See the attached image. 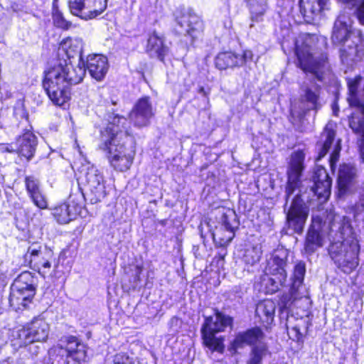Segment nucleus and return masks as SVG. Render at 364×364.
<instances>
[{
    "label": "nucleus",
    "mask_w": 364,
    "mask_h": 364,
    "mask_svg": "<svg viewBox=\"0 0 364 364\" xmlns=\"http://www.w3.org/2000/svg\"><path fill=\"white\" fill-rule=\"evenodd\" d=\"M356 168L351 164L341 165L338 171V186L339 192L345 194L351 191L356 181Z\"/></svg>",
    "instance_id": "nucleus-25"
},
{
    "label": "nucleus",
    "mask_w": 364,
    "mask_h": 364,
    "mask_svg": "<svg viewBox=\"0 0 364 364\" xmlns=\"http://www.w3.org/2000/svg\"><path fill=\"white\" fill-rule=\"evenodd\" d=\"M328 0H300V12L307 22L314 21L326 9Z\"/></svg>",
    "instance_id": "nucleus-26"
},
{
    "label": "nucleus",
    "mask_w": 364,
    "mask_h": 364,
    "mask_svg": "<svg viewBox=\"0 0 364 364\" xmlns=\"http://www.w3.org/2000/svg\"><path fill=\"white\" fill-rule=\"evenodd\" d=\"M312 191L318 198L326 200L331 194V179L324 168H318L313 176Z\"/></svg>",
    "instance_id": "nucleus-24"
},
{
    "label": "nucleus",
    "mask_w": 364,
    "mask_h": 364,
    "mask_svg": "<svg viewBox=\"0 0 364 364\" xmlns=\"http://www.w3.org/2000/svg\"><path fill=\"white\" fill-rule=\"evenodd\" d=\"M25 184L28 196L41 191L39 180L33 176L26 177Z\"/></svg>",
    "instance_id": "nucleus-42"
},
{
    "label": "nucleus",
    "mask_w": 364,
    "mask_h": 364,
    "mask_svg": "<svg viewBox=\"0 0 364 364\" xmlns=\"http://www.w3.org/2000/svg\"><path fill=\"white\" fill-rule=\"evenodd\" d=\"M83 42L79 38H67L60 43L58 55L67 59H59L48 70L43 86L48 97L58 106H62L70 98V87L81 82L85 75V60L82 57Z\"/></svg>",
    "instance_id": "nucleus-1"
},
{
    "label": "nucleus",
    "mask_w": 364,
    "mask_h": 364,
    "mask_svg": "<svg viewBox=\"0 0 364 364\" xmlns=\"http://www.w3.org/2000/svg\"><path fill=\"white\" fill-rule=\"evenodd\" d=\"M176 21L181 28L180 32L188 35L193 39L197 38L203 29V23L200 16L189 9L177 10Z\"/></svg>",
    "instance_id": "nucleus-16"
},
{
    "label": "nucleus",
    "mask_w": 364,
    "mask_h": 364,
    "mask_svg": "<svg viewBox=\"0 0 364 364\" xmlns=\"http://www.w3.org/2000/svg\"><path fill=\"white\" fill-rule=\"evenodd\" d=\"M306 272L304 262H299L294 266L292 288L299 287L303 282Z\"/></svg>",
    "instance_id": "nucleus-38"
},
{
    "label": "nucleus",
    "mask_w": 364,
    "mask_h": 364,
    "mask_svg": "<svg viewBox=\"0 0 364 364\" xmlns=\"http://www.w3.org/2000/svg\"><path fill=\"white\" fill-rule=\"evenodd\" d=\"M278 278L264 272L259 281L255 284V287L264 294H273L277 291L284 284H277Z\"/></svg>",
    "instance_id": "nucleus-31"
},
{
    "label": "nucleus",
    "mask_w": 364,
    "mask_h": 364,
    "mask_svg": "<svg viewBox=\"0 0 364 364\" xmlns=\"http://www.w3.org/2000/svg\"><path fill=\"white\" fill-rule=\"evenodd\" d=\"M267 353L268 347L265 342L252 346L250 353V358L247 361V364H260Z\"/></svg>",
    "instance_id": "nucleus-34"
},
{
    "label": "nucleus",
    "mask_w": 364,
    "mask_h": 364,
    "mask_svg": "<svg viewBox=\"0 0 364 364\" xmlns=\"http://www.w3.org/2000/svg\"><path fill=\"white\" fill-rule=\"evenodd\" d=\"M293 318V317H290L289 316H287V328L289 329V325L291 323V319Z\"/></svg>",
    "instance_id": "nucleus-55"
},
{
    "label": "nucleus",
    "mask_w": 364,
    "mask_h": 364,
    "mask_svg": "<svg viewBox=\"0 0 364 364\" xmlns=\"http://www.w3.org/2000/svg\"><path fill=\"white\" fill-rule=\"evenodd\" d=\"M283 308H287V304H285L284 306H283Z\"/></svg>",
    "instance_id": "nucleus-58"
},
{
    "label": "nucleus",
    "mask_w": 364,
    "mask_h": 364,
    "mask_svg": "<svg viewBox=\"0 0 364 364\" xmlns=\"http://www.w3.org/2000/svg\"><path fill=\"white\" fill-rule=\"evenodd\" d=\"M136 270H137V274H140L141 272V267H136Z\"/></svg>",
    "instance_id": "nucleus-56"
},
{
    "label": "nucleus",
    "mask_w": 364,
    "mask_h": 364,
    "mask_svg": "<svg viewBox=\"0 0 364 364\" xmlns=\"http://www.w3.org/2000/svg\"><path fill=\"white\" fill-rule=\"evenodd\" d=\"M146 50L151 57L163 61L168 53V48L164 44L163 38L154 31L147 39Z\"/></svg>",
    "instance_id": "nucleus-27"
},
{
    "label": "nucleus",
    "mask_w": 364,
    "mask_h": 364,
    "mask_svg": "<svg viewBox=\"0 0 364 364\" xmlns=\"http://www.w3.org/2000/svg\"><path fill=\"white\" fill-rule=\"evenodd\" d=\"M83 171L85 172L80 177L81 183L87 187V191L90 192V202L92 203H97L107 196L104 176L94 166H89Z\"/></svg>",
    "instance_id": "nucleus-11"
},
{
    "label": "nucleus",
    "mask_w": 364,
    "mask_h": 364,
    "mask_svg": "<svg viewBox=\"0 0 364 364\" xmlns=\"http://www.w3.org/2000/svg\"><path fill=\"white\" fill-rule=\"evenodd\" d=\"M302 94L301 98L308 109H312L317 112L323 106V102L320 96L321 87L316 82H311L310 85L304 83L301 87Z\"/></svg>",
    "instance_id": "nucleus-23"
},
{
    "label": "nucleus",
    "mask_w": 364,
    "mask_h": 364,
    "mask_svg": "<svg viewBox=\"0 0 364 364\" xmlns=\"http://www.w3.org/2000/svg\"><path fill=\"white\" fill-rule=\"evenodd\" d=\"M0 151L12 153L15 151V149L12 144H0Z\"/></svg>",
    "instance_id": "nucleus-48"
},
{
    "label": "nucleus",
    "mask_w": 364,
    "mask_h": 364,
    "mask_svg": "<svg viewBox=\"0 0 364 364\" xmlns=\"http://www.w3.org/2000/svg\"><path fill=\"white\" fill-rule=\"evenodd\" d=\"M349 6L356 7L355 14L360 23L364 25V0H338Z\"/></svg>",
    "instance_id": "nucleus-40"
},
{
    "label": "nucleus",
    "mask_w": 364,
    "mask_h": 364,
    "mask_svg": "<svg viewBox=\"0 0 364 364\" xmlns=\"http://www.w3.org/2000/svg\"><path fill=\"white\" fill-rule=\"evenodd\" d=\"M49 333L48 323L41 318H35L31 323L16 331L14 335L12 345L14 347H22L23 344L32 342L45 341Z\"/></svg>",
    "instance_id": "nucleus-10"
},
{
    "label": "nucleus",
    "mask_w": 364,
    "mask_h": 364,
    "mask_svg": "<svg viewBox=\"0 0 364 364\" xmlns=\"http://www.w3.org/2000/svg\"><path fill=\"white\" fill-rule=\"evenodd\" d=\"M51 259L52 257H48L43 263L35 261V270L38 271L44 278L50 272Z\"/></svg>",
    "instance_id": "nucleus-45"
},
{
    "label": "nucleus",
    "mask_w": 364,
    "mask_h": 364,
    "mask_svg": "<svg viewBox=\"0 0 364 364\" xmlns=\"http://www.w3.org/2000/svg\"><path fill=\"white\" fill-rule=\"evenodd\" d=\"M309 207L301 196L297 193L292 199L290 208L287 213V225L293 232L301 234L309 215Z\"/></svg>",
    "instance_id": "nucleus-15"
},
{
    "label": "nucleus",
    "mask_w": 364,
    "mask_h": 364,
    "mask_svg": "<svg viewBox=\"0 0 364 364\" xmlns=\"http://www.w3.org/2000/svg\"><path fill=\"white\" fill-rule=\"evenodd\" d=\"M83 194L70 195L68 203H63L53 210V216L60 224H66L81 215L83 207Z\"/></svg>",
    "instance_id": "nucleus-17"
},
{
    "label": "nucleus",
    "mask_w": 364,
    "mask_h": 364,
    "mask_svg": "<svg viewBox=\"0 0 364 364\" xmlns=\"http://www.w3.org/2000/svg\"><path fill=\"white\" fill-rule=\"evenodd\" d=\"M37 284V278L31 272L20 274L11 287L10 306L16 311L26 309L36 293Z\"/></svg>",
    "instance_id": "nucleus-6"
},
{
    "label": "nucleus",
    "mask_w": 364,
    "mask_h": 364,
    "mask_svg": "<svg viewBox=\"0 0 364 364\" xmlns=\"http://www.w3.org/2000/svg\"><path fill=\"white\" fill-rule=\"evenodd\" d=\"M352 130L355 134H359L362 138L361 143L360 144V156L362 162L364 163V134L362 132H356L354 129H352Z\"/></svg>",
    "instance_id": "nucleus-47"
},
{
    "label": "nucleus",
    "mask_w": 364,
    "mask_h": 364,
    "mask_svg": "<svg viewBox=\"0 0 364 364\" xmlns=\"http://www.w3.org/2000/svg\"><path fill=\"white\" fill-rule=\"evenodd\" d=\"M309 325H311V323L309 317L306 316L304 319H300L299 322L296 325L291 328V332L295 333L294 337L297 341L302 338V331L306 332Z\"/></svg>",
    "instance_id": "nucleus-41"
},
{
    "label": "nucleus",
    "mask_w": 364,
    "mask_h": 364,
    "mask_svg": "<svg viewBox=\"0 0 364 364\" xmlns=\"http://www.w3.org/2000/svg\"><path fill=\"white\" fill-rule=\"evenodd\" d=\"M250 346L252 347L260 343H264L265 335L261 328L258 327L248 329Z\"/></svg>",
    "instance_id": "nucleus-39"
},
{
    "label": "nucleus",
    "mask_w": 364,
    "mask_h": 364,
    "mask_svg": "<svg viewBox=\"0 0 364 364\" xmlns=\"http://www.w3.org/2000/svg\"><path fill=\"white\" fill-rule=\"evenodd\" d=\"M336 136V132L331 127V125L327 124L322 134V138H325L324 142L321 146L318 153V159L323 157L330 149Z\"/></svg>",
    "instance_id": "nucleus-35"
},
{
    "label": "nucleus",
    "mask_w": 364,
    "mask_h": 364,
    "mask_svg": "<svg viewBox=\"0 0 364 364\" xmlns=\"http://www.w3.org/2000/svg\"><path fill=\"white\" fill-rule=\"evenodd\" d=\"M154 109L148 97L139 99L129 114V118L135 127H143L150 123Z\"/></svg>",
    "instance_id": "nucleus-18"
},
{
    "label": "nucleus",
    "mask_w": 364,
    "mask_h": 364,
    "mask_svg": "<svg viewBox=\"0 0 364 364\" xmlns=\"http://www.w3.org/2000/svg\"><path fill=\"white\" fill-rule=\"evenodd\" d=\"M245 346H250L248 330L240 332L235 336L231 342V349L236 353L238 349L243 348Z\"/></svg>",
    "instance_id": "nucleus-37"
},
{
    "label": "nucleus",
    "mask_w": 364,
    "mask_h": 364,
    "mask_svg": "<svg viewBox=\"0 0 364 364\" xmlns=\"http://www.w3.org/2000/svg\"><path fill=\"white\" fill-rule=\"evenodd\" d=\"M52 17L54 24L59 28L68 29L71 26V23L65 19L60 10H55L54 12H52Z\"/></svg>",
    "instance_id": "nucleus-43"
},
{
    "label": "nucleus",
    "mask_w": 364,
    "mask_h": 364,
    "mask_svg": "<svg viewBox=\"0 0 364 364\" xmlns=\"http://www.w3.org/2000/svg\"><path fill=\"white\" fill-rule=\"evenodd\" d=\"M85 70H87L90 75L97 81L102 80L107 70V58L102 55H89L85 61Z\"/></svg>",
    "instance_id": "nucleus-22"
},
{
    "label": "nucleus",
    "mask_w": 364,
    "mask_h": 364,
    "mask_svg": "<svg viewBox=\"0 0 364 364\" xmlns=\"http://www.w3.org/2000/svg\"><path fill=\"white\" fill-rule=\"evenodd\" d=\"M287 254L286 251L281 250L274 252L267 260L264 272L272 274L278 278L277 284H284L287 279L286 259Z\"/></svg>",
    "instance_id": "nucleus-21"
},
{
    "label": "nucleus",
    "mask_w": 364,
    "mask_h": 364,
    "mask_svg": "<svg viewBox=\"0 0 364 364\" xmlns=\"http://www.w3.org/2000/svg\"><path fill=\"white\" fill-rule=\"evenodd\" d=\"M198 92H199L200 94H202V95H204V96H207V95H208V92H206V90H205V88H204L203 87H200L199 88V90H198Z\"/></svg>",
    "instance_id": "nucleus-53"
},
{
    "label": "nucleus",
    "mask_w": 364,
    "mask_h": 364,
    "mask_svg": "<svg viewBox=\"0 0 364 364\" xmlns=\"http://www.w3.org/2000/svg\"><path fill=\"white\" fill-rule=\"evenodd\" d=\"M275 309L276 305L274 302L269 299L264 300L257 305L255 309L256 316L265 327H267L272 323L274 317Z\"/></svg>",
    "instance_id": "nucleus-29"
},
{
    "label": "nucleus",
    "mask_w": 364,
    "mask_h": 364,
    "mask_svg": "<svg viewBox=\"0 0 364 364\" xmlns=\"http://www.w3.org/2000/svg\"><path fill=\"white\" fill-rule=\"evenodd\" d=\"M268 0H248L247 5L252 21L259 22L269 9Z\"/></svg>",
    "instance_id": "nucleus-32"
},
{
    "label": "nucleus",
    "mask_w": 364,
    "mask_h": 364,
    "mask_svg": "<svg viewBox=\"0 0 364 364\" xmlns=\"http://www.w3.org/2000/svg\"><path fill=\"white\" fill-rule=\"evenodd\" d=\"M55 10H60L58 7V0L53 1L52 12H54Z\"/></svg>",
    "instance_id": "nucleus-52"
},
{
    "label": "nucleus",
    "mask_w": 364,
    "mask_h": 364,
    "mask_svg": "<svg viewBox=\"0 0 364 364\" xmlns=\"http://www.w3.org/2000/svg\"><path fill=\"white\" fill-rule=\"evenodd\" d=\"M361 80L362 77L360 76L348 80L349 92L348 101L350 107L356 109L349 119V126L352 129L362 132L364 134V105L357 95L358 88Z\"/></svg>",
    "instance_id": "nucleus-13"
},
{
    "label": "nucleus",
    "mask_w": 364,
    "mask_h": 364,
    "mask_svg": "<svg viewBox=\"0 0 364 364\" xmlns=\"http://www.w3.org/2000/svg\"><path fill=\"white\" fill-rule=\"evenodd\" d=\"M359 246L357 242L349 245L346 243H334L329 247V254L338 269L346 274L351 273L358 266Z\"/></svg>",
    "instance_id": "nucleus-8"
},
{
    "label": "nucleus",
    "mask_w": 364,
    "mask_h": 364,
    "mask_svg": "<svg viewBox=\"0 0 364 364\" xmlns=\"http://www.w3.org/2000/svg\"><path fill=\"white\" fill-rule=\"evenodd\" d=\"M216 211L219 225L213 232V237L219 245L226 246L235 237V230L238 226L237 215L232 209L223 207L219 208Z\"/></svg>",
    "instance_id": "nucleus-9"
},
{
    "label": "nucleus",
    "mask_w": 364,
    "mask_h": 364,
    "mask_svg": "<svg viewBox=\"0 0 364 364\" xmlns=\"http://www.w3.org/2000/svg\"><path fill=\"white\" fill-rule=\"evenodd\" d=\"M304 117V113L301 112H296L294 109H291V117L293 120L300 121Z\"/></svg>",
    "instance_id": "nucleus-50"
},
{
    "label": "nucleus",
    "mask_w": 364,
    "mask_h": 364,
    "mask_svg": "<svg viewBox=\"0 0 364 364\" xmlns=\"http://www.w3.org/2000/svg\"><path fill=\"white\" fill-rule=\"evenodd\" d=\"M231 323L232 318L219 311H216L213 316L206 317L201 328L204 345L213 351L223 353V338L217 337L215 334L224 331Z\"/></svg>",
    "instance_id": "nucleus-7"
},
{
    "label": "nucleus",
    "mask_w": 364,
    "mask_h": 364,
    "mask_svg": "<svg viewBox=\"0 0 364 364\" xmlns=\"http://www.w3.org/2000/svg\"><path fill=\"white\" fill-rule=\"evenodd\" d=\"M333 114L337 116L338 115V108L337 107V105L336 104H334L333 105Z\"/></svg>",
    "instance_id": "nucleus-54"
},
{
    "label": "nucleus",
    "mask_w": 364,
    "mask_h": 364,
    "mask_svg": "<svg viewBox=\"0 0 364 364\" xmlns=\"http://www.w3.org/2000/svg\"><path fill=\"white\" fill-rule=\"evenodd\" d=\"M34 205L41 210L48 208V200L42 191L29 196Z\"/></svg>",
    "instance_id": "nucleus-44"
},
{
    "label": "nucleus",
    "mask_w": 364,
    "mask_h": 364,
    "mask_svg": "<svg viewBox=\"0 0 364 364\" xmlns=\"http://www.w3.org/2000/svg\"><path fill=\"white\" fill-rule=\"evenodd\" d=\"M332 42L340 46V57L343 63L351 65L364 55V41L360 31L351 30L348 16L340 14L336 20L331 36Z\"/></svg>",
    "instance_id": "nucleus-3"
},
{
    "label": "nucleus",
    "mask_w": 364,
    "mask_h": 364,
    "mask_svg": "<svg viewBox=\"0 0 364 364\" xmlns=\"http://www.w3.org/2000/svg\"><path fill=\"white\" fill-rule=\"evenodd\" d=\"M359 205L364 207V183L359 187Z\"/></svg>",
    "instance_id": "nucleus-51"
},
{
    "label": "nucleus",
    "mask_w": 364,
    "mask_h": 364,
    "mask_svg": "<svg viewBox=\"0 0 364 364\" xmlns=\"http://www.w3.org/2000/svg\"><path fill=\"white\" fill-rule=\"evenodd\" d=\"M114 362V364H134V359L124 354H117Z\"/></svg>",
    "instance_id": "nucleus-46"
},
{
    "label": "nucleus",
    "mask_w": 364,
    "mask_h": 364,
    "mask_svg": "<svg viewBox=\"0 0 364 364\" xmlns=\"http://www.w3.org/2000/svg\"><path fill=\"white\" fill-rule=\"evenodd\" d=\"M305 154L302 150H297L290 156L288 162L286 186V196L288 200L294 191L299 188L301 184L302 173L304 170Z\"/></svg>",
    "instance_id": "nucleus-12"
},
{
    "label": "nucleus",
    "mask_w": 364,
    "mask_h": 364,
    "mask_svg": "<svg viewBox=\"0 0 364 364\" xmlns=\"http://www.w3.org/2000/svg\"><path fill=\"white\" fill-rule=\"evenodd\" d=\"M253 53L250 50H245L242 55L232 52H223L219 53L215 58V65L220 70L228 68L242 66L252 60Z\"/></svg>",
    "instance_id": "nucleus-20"
},
{
    "label": "nucleus",
    "mask_w": 364,
    "mask_h": 364,
    "mask_svg": "<svg viewBox=\"0 0 364 364\" xmlns=\"http://www.w3.org/2000/svg\"><path fill=\"white\" fill-rule=\"evenodd\" d=\"M107 127L101 131L100 148L107 153L110 165L117 171L130 168L135 156L133 137L127 118L114 112L107 114Z\"/></svg>",
    "instance_id": "nucleus-2"
},
{
    "label": "nucleus",
    "mask_w": 364,
    "mask_h": 364,
    "mask_svg": "<svg viewBox=\"0 0 364 364\" xmlns=\"http://www.w3.org/2000/svg\"><path fill=\"white\" fill-rule=\"evenodd\" d=\"M70 13L84 20L92 19L105 11L107 0H68Z\"/></svg>",
    "instance_id": "nucleus-14"
},
{
    "label": "nucleus",
    "mask_w": 364,
    "mask_h": 364,
    "mask_svg": "<svg viewBox=\"0 0 364 364\" xmlns=\"http://www.w3.org/2000/svg\"><path fill=\"white\" fill-rule=\"evenodd\" d=\"M324 244V235L322 230L321 219L313 217L304 243V250L307 254H312Z\"/></svg>",
    "instance_id": "nucleus-19"
},
{
    "label": "nucleus",
    "mask_w": 364,
    "mask_h": 364,
    "mask_svg": "<svg viewBox=\"0 0 364 364\" xmlns=\"http://www.w3.org/2000/svg\"><path fill=\"white\" fill-rule=\"evenodd\" d=\"M38 342H32L28 344H23L22 347H17L21 350V354L23 355V359H31L35 362L38 360V355L43 349L42 345L37 343Z\"/></svg>",
    "instance_id": "nucleus-33"
},
{
    "label": "nucleus",
    "mask_w": 364,
    "mask_h": 364,
    "mask_svg": "<svg viewBox=\"0 0 364 364\" xmlns=\"http://www.w3.org/2000/svg\"><path fill=\"white\" fill-rule=\"evenodd\" d=\"M262 250L259 245L250 246L245 248L242 255V261L246 265L254 266L260 259Z\"/></svg>",
    "instance_id": "nucleus-36"
},
{
    "label": "nucleus",
    "mask_w": 364,
    "mask_h": 364,
    "mask_svg": "<svg viewBox=\"0 0 364 364\" xmlns=\"http://www.w3.org/2000/svg\"><path fill=\"white\" fill-rule=\"evenodd\" d=\"M316 39V36L309 34L299 37L295 41V53L299 68L312 77L322 81L328 65L326 55L313 47Z\"/></svg>",
    "instance_id": "nucleus-4"
},
{
    "label": "nucleus",
    "mask_w": 364,
    "mask_h": 364,
    "mask_svg": "<svg viewBox=\"0 0 364 364\" xmlns=\"http://www.w3.org/2000/svg\"><path fill=\"white\" fill-rule=\"evenodd\" d=\"M19 155L31 160L36 152L38 145L36 136L30 131H26L18 140Z\"/></svg>",
    "instance_id": "nucleus-28"
},
{
    "label": "nucleus",
    "mask_w": 364,
    "mask_h": 364,
    "mask_svg": "<svg viewBox=\"0 0 364 364\" xmlns=\"http://www.w3.org/2000/svg\"><path fill=\"white\" fill-rule=\"evenodd\" d=\"M48 257H52L50 251L44 249L39 244H32L28 248L27 252L25 255L26 260H29L31 267L35 269V261L43 262Z\"/></svg>",
    "instance_id": "nucleus-30"
},
{
    "label": "nucleus",
    "mask_w": 364,
    "mask_h": 364,
    "mask_svg": "<svg viewBox=\"0 0 364 364\" xmlns=\"http://www.w3.org/2000/svg\"><path fill=\"white\" fill-rule=\"evenodd\" d=\"M88 360L87 346L70 336L65 347L56 346L49 349L43 364H85Z\"/></svg>",
    "instance_id": "nucleus-5"
},
{
    "label": "nucleus",
    "mask_w": 364,
    "mask_h": 364,
    "mask_svg": "<svg viewBox=\"0 0 364 364\" xmlns=\"http://www.w3.org/2000/svg\"><path fill=\"white\" fill-rule=\"evenodd\" d=\"M340 149H341V148L339 147V146L336 145V147H335V149H334V151L333 152V154L331 156V165L333 164V163L336 162L338 160V154H339Z\"/></svg>",
    "instance_id": "nucleus-49"
},
{
    "label": "nucleus",
    "mask_w": 364,
    "mask_h": 364,
    "mask_svg": "<svg viewBox=\"0 0 364 364\" xmlns=\"http://www.w3.org/2000/svg\"><path fill=\"white\" fill-rule=\"evenodd\" d=\"M16 364H26V363L24 361H22L21 360L17 361Z\"/></svg>",
    "instance_id": "nucleus-57"
}]
</instances>
